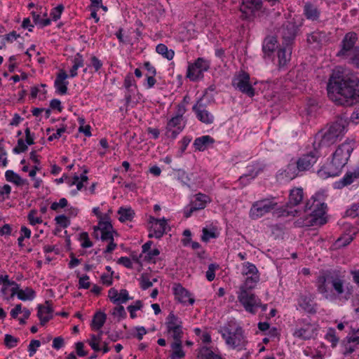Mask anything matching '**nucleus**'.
I'll use <instances>...</instances> for the list:
<instances>
[{"mask_svg": "<svg viewBox=\"0 0 359 359\" xmlns=\"http://www.w3.org/2000/svg\"><path fill=\"white\" fill-rule=\"evenodd\" d=\"M108 297L110 301L116 304H125L132 299L126 289H122L118 292L115 288H111L108 292Z\"/></svg>", "mask_w": 359, "mask_h": 359, "instance_id": "22", "label": "nucleus"}, {"mask_svg": "<svg viewBox=\"0 0 359 359\" xmlns=\"http://www.w3.org/2000/svg\"><path fill=\"white\" fill-rule=\"evenodd\" d=\"M56 224L60 227L65 229L67 228L71 222L69 217L65 215H60L55 217Z\"/></svg>", "mask_w": 359, "mask_h": 359, "instance_id": "55", "label": "nucleus"}, {"mask_svg": "<svg viewBox=\"0 0 359 359\" xmlns=\"http://www.w3.org/2000/svg\"><path fill=\"white\" fill-rule=\"evenodd\" d=\"M278 203L273 199L264 198L254 202L250 210L249 216L257 219L277 208Z\"/></svg>", "mask_w": 359, "mask_h": 359, "instance_id": "7", "label": "nucleus"}, {"mask_svg": "<svg viewBox=\"0 0 359 359\" xmlns=\"http://www.w3.org/2000/svg\"><path fill=\"white\" fill-rule=\"evenodd\" d=\"M123 85L127 90L125 94V99L126 102L129 103L132 99V94L134 93L132 87H134L135 89H137V85L132 74H128L126 75L124 79Z\"/></svg>", "mask_w": 359, "mask_h": 359, "instance_id": "31", "label": "nucleus"}, {"mask_svg": "<svg viewBox=\"0 0 359 359\" xmlns=\"http://www.w3.org/2000/svg\"><path fill=\"white\" fill-rule=\"evenodd\" d=\"M358 40L355 32L346 33L341 41L340 50L337 52V56L359 69V46H356Z\"/></svg>", "mask_w": 359, "mask_h": 359, "instance_id": "5", "label": "nucleus"}, {"mask_svg": "<svg viewBox=\"0 0 359 359\" xmlns=\"http://www.w3.org/2000/svg\"><path fill=\"white\" fill-rule=\"evenodd\" d=\"M165 326L167 334L175 341L182 340L184 334L182 319L170 312L165 318Z\"/></svg>", "mask_w": 359, "mask_h": 359, "instance_id": "6", "label": "nucleus"}, {"mask_svg": "<svg viewBox=\"0 0 359 359\" xmlns=\"http://www.w3.org/2000/svg\"><path fill=\"white\" fill-rule=\"evenodd\" d=\"M348 123L346 120L340 118L331 123L326 132L323 135H341L347 132Z\"/></svg>", "mask_w": 359, "mask_h": 359, "instance_id": "25", "label": "nucleus"}, {"mask_svg": "<svg viewBox=\"0 0 359 359\" xmlns=\"http://www.w3.org/2000/svg\"><path fill=\"white\" fill-rule=\"evenodd\" d=\"M64 11V6L62 4H59L56 7L52 9L50 12V16L52 20L54 21H57L61 17L62 13Z\"/></svg>", "mask_w": 359, "mask_h": 359, "instance_id": "61", "label": "nucleus"}, {"mask_svg": "<svg viewBox=\"0 0 359 359\" xmlns=\"http://www.w3.org/2000/svg\"><path fill=\"white\" fill-rule=\"evenodd\" d=\"M325 339L332 344V347H335L339 341V338L336 336V331L332 328L328 330L325 336Z\"/></svg>", "mask_w": 359, "mask_h": 359, "instance_id": "54", "label": "nucleus"}, {"mask_svg": "<svg viewBox=\"0 0 359 359\" xmlns=\"http://www.w3.org/2000/svg\"><path fill=\"white\" fill-rule=\"evenodd\" d=\"M345 216L351 218L357 217L355 223L359 226V203L351 204L346 210Z\"/></svg>", "mask_w": 359, "mask_h": 359, "instance_id": "49", "label": "nucleus"}, {"mask_svg": "<svg viewBox=\"0 0 359 359\" xmlns=\"http://www.w3.org/2000/svg\"><path fill=\"white\" fill-rule=\"evenodd\" d=\"M359 177L355 172H347L344 177L333 184V187L337 189H341L344 187L350 185L354 181V179Z\"/></svg>", "mask_w": 359, "mask_h": 359, "instance_id": "34", "label": "nucleus"}, {"mask_svg": "<svg viewBox=\"0 0 359 359\" xmlns=\"http://www.w3.org/2000/svg\"><path fill=\"white\" fill-rule=\"evenodd\" d=\"M101 341V334L95 335L92 334L90 337V339L88 341V344L90 346L91 348L94 351H101V348L100 346V342Z\"/></svg>", "mask_w": 359, "mask_h": 359, "instance_id": "52", "label": "nucleus"}, {"mask_svg": "<svg viewBox=\"0 0 359 359\" xmlns=\"http://www.w3.org/2000/svg\"><path fill=\"white\" fill-rule=\"evenodd\" d=\"M355 233V230L353 228H351L348 233H343L336 240L334 243V248H341L348 245L353 240Z\"/></svg>", "mask_w": 359, "mask_h": 359, "instance_id": "28", "label": "nucleus"}, {"mask_svg": "<svg viewBox=\"0 0 359 359\" xmlns=\"http://www.w3.org/2000/svg\"><path fill=\"white\" fill-rule=\"evenodd\" d=\"M211 202L210 198L204 194H196L191 199L189 203L183 209V215L185 218L190 217L194 212L203 210Z\"/></svg>", "mask_w": 359, "mask_h": 359, "instance_id": "11", "label": "nucleus"}, {"mask_svg": "<svg viewBox=\"0 0 359 359\" xmlns=\"http://www.w3.org/2000/svg\"><path fill=\"white\" fill-rule=\"evenodd\" d=\"M299 172H301L296 162H290L285 169L280 170L277 174V178L280 181L289 182L295 178Z\"/></svg>", "mask_w": 359, "mask_h": 359, "instance_id": "19", "label": "nucleus"}, {"mask_svg": "<svg viewBox=\"0 0 359 359\" xmlns=\"http://www.w3.org/2000/svg\"><path fill=\"white\" fill-rule=\"evenodd\" d=\"M250 74L245 71H240L232 79V86L242 93L252 97L255 95V90L250 81Z\"/></svg>", "mask_w": 359, "mask_h": 359, "instance_id": "9", "label": "nucleus"}, {"mask_svg": "<svg viewBox=\"0 0 359 359\" xmlns=\"http://www.w3.org/2000/svg\"><path fill=\"white\" fill-rule=\"evenodd\" d=\"M160 255V250L157 248L149 250L146 253L144 260L149 263H156V257Z\"/></svg>", "mask_w": 359, "mask_h": 359, "instance_id": "58", "label": "nucleus"}, {"mask_svg": "<svg viewBox=\"0 0 359 359\" xmlns=\"http://www.w3.org/2000/svg\"><path fill=\"white\" fill-rule=\"evenodd\" d=\"M317 291L323 297L330 302L339 300L346 302L351 292L344 288V280L339 274L327 271L317 278Z\"/></svg>", "mask_w": 359, "mask_h": 359, "instance_id": "2", "label": "nucleus"}, {"mask_svg": "<svg viewBox=\"0 0 359 359\" xmlns=\"http://www.w3.org/2000/svg\"><path fill=\"white\" fill-rule=\"evenodd\" d=\"M297 304L301 309L309 314L316 313V304L311 295L301 294L297 299Z\"/></svg>", "mask_w": 359, "mask_h": 359, "instance_id": "21", "label": "nucleus"}, {"mask_svg": "<svg viewBox=\"0 0 359 359\" xmlns=\"http://www.w3.org/2000/svg\"><path fill=\"white\" fill-rule=\"evenodd\" d=\"M304 198V190L302 188L294 187L290 190L288 201L286 208L297 206L302 201Z\"/></svg>", "mask_w": 359, "mask_h": 359, "instance_id": "26", "label": "nucleus"}, {"mask_svg": "<svg viewBox=\"0 0 359 359\" xmlns=\"http://www.w3.org/2000/svg\"><path fill=\"white\" fill-rule=\"evenodd\" d=\"M327 34L323 31H314L307 35V42L309 44L320 46L326 40Z\"/></svg>", "mask_w": 359, "mask_h": 359, "instance_id": "36", "label": "nucleus"}, {"mask_svg": "<svg viewBox=\"0 0 359 359\" xmlns=\"http://www.w3.org/2000/svg\"><path fill=\"white\" fill-rule=\"evenodd\" d=\"M215 227L211 229H208L207 227L203 228L201 241L208 243L210 239L217 238L219 236V233H217Z\"/></svg>", "mask_w": 359, "mask_h": 359, "instance_id": "46", "label": "nucleus"}, {"mask_svg": "<svg viewBox=\"0 0 359 359\" xmlns=\"http://www.w3.org/2000/svg\"><path fill=\"white\" fill-rule=\"evenodd\" d=\"M304 14L308 20H317L320 16V11L314 4L306 2L304 6Z\"/></svg>", "mask_w": 359, "mask_h": 359, "instance_id": "37", "label": "nucleus"}, {"mask_svg": "<svg viewBox=\"0 0 359 359\" xmlns=\"http://www.w3.org/2000/svg\"><path fill=\"white\" fill-rule=\"evenodd\" d=\"M210 68V62L203 57H198L194 63L188 65L186 77L190 81L196 82L204 76V72Z\"/></svg>", "mask_w": 359, "mask_h": 359, "instance_id": "10", "label": "nucleus"}, {"mask_svg": "<svg viewBox=\"0 0 359 359\" xmlns=\"http://www.w3.org/2000/svg\"><path fill=\"white\" fill-rule=\"evenodd\" d=\"M68 201L65 198H62L58 202H53L50 205V209L57 211L59 208H64L67 206Z\"/></svg>", "mask_w": 359, "mask_h": 359, "instance_id": "64", "label": "nucleus"}, {"mask_svg": "<svg viewBox=\"0 0 359 359\" xmlns=\"http://www.w3.org/2000/svg\"><path fill=\"white\" fill-rule=\"evenodd\" d=\"M344 166L345 165L342 164L341 162H337L332 158L330 162L322 166L321 168L318 170L317 174L318 176L323 180H325L328 177H334L341 173Z\"/></svg>", "mask_w": 359, "mask_h": 359, "instance_id": "14", "label": "nucleus"}, {"mask_svg": "<svg viewBox=\"0 0 359 359\" xmlns=\"http://www.w3.org/2000/svg\"><path fill=\"white\" fill-rule=\"evenodd\" d=\"M298 27L291 22H286L283 24L281 30V34L283 39V45L291 46L294 40Z\"/></svg>", "mask_w": 359, "mask_h": 359, "instance_id": "18", "label": "nucleus"}, {"mask_svg": "<svg viewBox=\"0 0 359 359\" xmlns=\"http://www.w3.org/2000/svg\"><path fill=\"white\" fill-rule=\"evenodd\" d=\"M320 194L317 193L305 205L306 215L294 222L297 227L323 226L327 222L325 216L327 204L320 201Z\"/></svg>", "mask_w": 359, "mask_h": 359, "instance_id": "3", "label": "nucleus"}, {"mask_svg": "<svg viewBox=\"0 0 359 359\" xmlns=\"http://www.w3.org/2000/svg\"><path fill=\"white\" fill-rule=\"evenodd\" d=\"M192 176L193 174H189L184 170H180L178 172V180L183 186H186L189 188L191 187L192 184Z\"/></svg>", "mask_w": 359, "mask_h": 359, "instance_id": "50", "label": "nucleus"}, {"mask_svg": "<svg viewBox=\"0 0 359 359\" xmlns=\"http://www.w3.org/2000/svg\"><path fill=\"white\" fill-rule=\"evenodd\" d=\"M156 51L168 60H171L175 55L174 50L168 49L167 46L163 43L158 44L156 47Z\"/></svg>", "mask_w": 359, "mask_h": 359, "instance_id": "45", "label": "nucleus"}, {"mask_svg": "<svg viewBox=\"0 0 359 359\" xmlns=\"http://www.w3.org/2000/svg\"><path fill=\"white\" fill-rule=\"evenodd\" d=\"M329 137L330 136H315V140L313 142L314 150L302 155L298 158L297 161H295L296 164L298 165L299 170L301 172L308 170L317 162L318 155V151H316V140L320 141L318 145V147H320L322 142L324 141L326 138L328 139Z\"/></svg>", "mask_w": 359, "mask_h": 359, "instance_id": "8", "label": "nucleus"}, {"mask_svg": "<svg viewBox=\"0 0 359 359\" xmlns=\"http://www.w3.org/2000/svg\"><path fill=\"white\" fill-rule=\"evenodd\" d=\"M149 222L154 224L149 231V237L158 239L162 238L165 233L167 219L165 217L157 219L153 216H150Z\"/></svg>", "mask_w": 359, "mask_h": 359, "instance_id": "17", "label": "nucleus"}, {"mask_svg": "<svg viewBox=\"0 0 359 359\" xmlns=\"http://www.w3.org/2000/svg\"><path fill=\"white\" fill-rule=\"evenodd\" d=\"M80 240L81 241V247L83 248H90L93 245V242L90 241L87 232H82L80 234Z\"/></svg>", "mask_w": 359, "mask_h": 359, "instance_id": "63", "label": "nucleus"}, {"mask_svg": "<svg viewBox=\"0 0 359 359\" xmlns=\"http://www.w3.org/2000/svg\"><path fill=\"white\" fill-rule=\"evenodd\" d=\"M218 265L216 264H210L208 271L205 273V277L209 282L212 281L215 278V271L217 269Z\"/></svg>", "mask_w": 359, "mask_h": 359, "instance_id": "60", "label": "nucleus"}, {"mask_svg": "<svg viewBox=\"0 0 359 359\" xmlns=\"http://www.w3.org/2000/svg\"><path fill=\"white\" fill-rule=\"evenodd\" d=\"M53 309L50 306H45L39 304L38 306L37 317L40 320L41 325H45L52 318Z\"/></svg>", "mask_w": 359, "mask_h": 359, "instance_id": "30", "label": "nucleus"}, {"mask_svg": "<svg viewBox=\"0 0 359 359\" xmlns=\"http://www.w3.org/2000/svg\"><path fill=\"white\" fill-rule=\"evenodd\" d=\"M355 147L356 141L352 137H348L338 146L332 154V158L337 162H341L342 164L346 165Z\"/></svg>", "mask_w": 359, "mask_h": 359, "instance_id": "13", "label": "nucleus"}, {"mask_svg": "<svg viewBox=\"0 0 359 359\" xmlns=\"http://www.w3.org/2000/svg\"><path fill=\"white\" fill-rule=\"evenodd\" d=\"M31 15L35 24H40L42 27H46L50 24V19H42L40 18V15L34 11H32Z\"/></svg>", "mask_w": 359, "mask_h": 359, "instance_id": "59", "label": "nucleus"}, {"mask_svg": "<svg viewBox=\"0 0 359 359\" xmlns=\"http://www.w3.org/2000/svg\"><path fill=\"white\" fill-rule=\"evenodd\" d=\"M142 307V303L140 300L136 301L133 305H130L127 307V309L130 313V316L132 319H134L137 317L136 311L140 310Z\"/></svg>", "mask_w": 359, "mask_h": 359, "instance_id": "56", "label": "nucleus"}, {"mask_svg": "<svg viewBox=\"0 0 359 359\" xmlns=\"http://www.w3.org/2000/svg\"><path fill=\"white\" fill-rule=\"evenodd\" d=\"M110 213H111V210H109L108 213H104V217L98 219V224L97 226H93V235L96 239H98L99 238V231L113 229V226L110 220Z\"/></svg>", "mask_w": 359, "mask_h": 359, "instance_id": "24", "label": "nucleus"}, {"mask_svg": "<svg viewBox=\"0 0 359 359\" xmlns=\"http://www.w3.org/2000/svg\"><path fill=\"white\" fill-rule=\"evenodd\" d=\"M197 118L206 124L212 123L214 121L213 115L206 110V104L203 103V97L198 100L192 107Z\"/></svg>", "mask_w": 359, "mask_h": 359, "instance_id": "16", "label": "nucleus"}, {"mask_svg": "<svg viewBox=\"0 0 359 359\" xmlns=\"http://www.w3.org/2000/svg\"><path fill=\"white\" fill-rule=\"evenodd\" d=\"M242 273L245 276H259L258 269L256 266L249 262L243 263Z\"/></svg>", "mask_w": 359, "mask_h": 359, "instance_id": "48", "label": "nucleus"}, {"mask_svg": "<svg viewBox=\"0 0 359 359\" xmlns=\"http://www.w3.org/2000/svg\"><path fill=\"white\" fill-rule=\"evenodd\" d=\"M314 332L310 324L306 325L303 327L296 329L293 333V336L302 340H309L313 336Z\"/></svg>", "mask_w": 359, "mask_h": 359, "instance_id": "33", "label": "nucleus"}, {"mask_svg": "<svg viewBox=\"0 0 359 359\" xmlns=\"http://www.w3.org/2000/svg\"><path fill=\"white\" fill-rule=\"evenodd\" d=\"M36 297L35 291L29 287L25 290H20L18 294V299L21 301H32Z\"/></svg>", "mask_w": 359, "mask_h": 359, "instance_id": "47", "label": "nucleus"}, {"mask_svg": "<svg viewBox=\"0 0 359 359\" xmlns=\"http://www.w3.org/2000/svg\"><path fill=\"white\" fill-rule=\"evenodd\" d=\"M41 346V342L37 339H32L28 346L29 356L32 357L36 352L39 347Z\"/></svg>", "mask_w": 359, "mask_h": 359, "instance_id": "62", "label": "nucleus"}, {"mask_svg": "<svg viewBox=\"0 0 359 359\" xmlns=\"http://www.w3.org/2000/svg\"><path fill=\"white\" fill-rule=\"evenodd\" d=\"M327 95L338 105L351 107L359 102V79L344 76L340 72H334L327 86Z\"/></svg>", "mask_w": 359, "mask_h": 359, "instance_id": "1", "label": "nucleus"}, {"mask_svg": "<svg viewBox=\"0 0 359 359\" xmlns=\"http://www.w3.org/2000/svg\"><path fill=\"white\" fill-rule=\"evenodd\" d=\"M215 140L210 136H201L194 140V146L196 150L203 151L210 147Z\"/></svg>", "mask_w": 359, "mask_h": 359, "instance_id": "29", "label": "nucleus"}, {"mask_svg": "<svg viewBox=\"0 0 359 359\" xmlns=\"http://www.w3.org/2000/svg\"><path fill=\"white\" fill-rule=\"evenodd\" d=\"M121 222L132 221L135 217V212L131 208L120 207L117 212Z\"/></svg>", "mask_w": 359, "mask_h": 359, "instance_id": "41", "label": "nucleus"}, {"mask_svg": "<svg viewBox=\"0 0 359 359\" xmlns=\"http://www.w3.org/2000/svg\"><path fill=\"white\" fill-rule=\"evenodd\" d=\"M73 66L69 71V76L74 78L78 75L77 70L84 65V60L81 53H78L72 60Z\"/></svg>", "mask_w": 359, "mask_h": 359, "instance_id": "43", "label": "nucleus"}, {"mask_svg": "<svg viewBox=\"0 0 359 359\" xmlns=\"http://www.w3.org/2000/svg\"><path fill=\"white\" fill-rule=\"evenodd\" d=\"M237 297L245 310L250 313L255 314L260 306V299L252 292V290L239 289Z\"/></svg>", "mask_w": 359, "mask_h": 359, "instance_id": "12", "label": "nucleus"}, {"mask_svg": "<svg viewBox=\"0 0 359 359\" xmlns=\"http://www.w3.org/2000/svg\"><path fill=\"white\" fill-rule=\"evenodd\" d=\"M218 332L228 347L238 351L246 349L248 341L245 331L236 322H228L219 327Z\"/></svg>", "mask_w": 359, "mask_h": 359, "instance_id": "4", "label": "nucleus"}, {"mask_svg": "<svg viewBox=\"0 0 359 359\" xmlns=\"http://www.w3.org/2000/svg\"><path fill=\"white\" fill-rule=\"evenodd\" d=\"M262 6V0H243V6L245 8L259 10Z\"/></svg>", "mask_w": 359, "mask_h": 359, "instance_id": "51", "label": "nucleus"}, {"mask_svg": "<svg viewBox=\"0 0 359 359\" xmlns=\"http://www.w3.org/2000/svg\"><path fill=\"white\" fill-rule=\"evenodd\" d=\"M172 352L170 355V359H182L185 356V353L182 349V341H175L170 344Z\"/></svg>", "mask_w": 359, "mask_h": 359, "instance_id": "38", "label": "nucleus"}, {"mask_svg": "<svg viewBox=\"0 0 359 359\" xmlns=\"http://www.w3.org/2000/svg\"><path fill=\"white\" fill-rule=\"evenodd\" d=\"M5 178L6 181L13 183L17 186H22L27 182L26 180L22 179L18 174L15 173L12 170H8L6 171Z\"/></svg>", "mask_w": 359, "mask_h": 359, "instance_id": "42", "label": "nucleus"}, {"mask_svg": "<svg viewBox=\"0 0 359 359\" xmlns=\"http://www.w3.org/2000/svg\"><path fill=\"white\" fill-rule=\"evenodd\" d=\"M341 352L344 356H348L353 353L359 352V329L346 337L341 344Z\"/></svg>", "mask_w": 359, "mask_h": 359, "instance_id": "15", "label": "nucleus"}, {"mask_svg": "<svg viewBox=\"0 0 359 359\" xmlns=\"http://www.w3.org/2000/svg\"><path fill=\"white\" fill-rule=\"evenodd\" d=\"M284 46L280 48L278 50V58L280 67H284L290 60L292 54L291 46L283 45Z\"/></svg>", "mask_w": 359, "mask_h": 359, "instance_id": "32", "label": "nucleus"}, {"mask_svg": "<svg viewBox=\"0 0 359 359\" xmlns=\"http://www.w3.org/2000/svg\"><path fill=\"white\" fill-rule=\"evenodd\" d=\"M19 339L13 336L6 334L4 338V344L8 348H13L17 346Z\"/></svg>", "mask_w": 359, "mask_h": 359, "instance_id": "57", "label": "nucleus"}, {"mask_svg": "<svg viewBox=\"0 0 359 359\" xmlns=\"http://www.w3.org/2000/svg\"><path fill=\"white\" fill-rule=\"evenodd\" d=\"M197 359H224L219 354L215 353L210 348L201 347L198 353Z\"/></svg>", "mask_w": 359, "mask_h": 359, "instance_id": "40", "label": "nucleus"}, {"mask_svg": "<svg viewBox=\"0 0 359 359\" xmlns=\"http://www.w3.org/2000/svg\"><path fill=\"white\" fill-rule=\"evenodd\" d=\"M67 77V74L63 69H60L57 74L54 82V86L56 88L57 93L60 95H65L67 93V86L69 84V82L66 81Z\"/></svg>", "mask_w": 359, "mask_h": 359, "instance_id": "23", "label": "nucleus"}, {"mask_svg": "<svg viewBox=\"0 0 359 359\" xmlns=\"http://www.w3.org/2000/svg\"><path fill=\"white\" fill-rule=\"evenodd\" d=\"M37 214V210L35 209L31 210L27 215V220L29 224L32 226H35L36 224H41L43 222V220L41 217H36Z\"/></svg>", "mask_w": 359, "mask_h": 359, "instance_id": "53", "label": "nucleus"}, {"mask_svg": "<svg viewBox=\"0 0 359 359\" xmlns=\"http://www.w3.org/2000/svg\"><path fill=\"white\" fill-rule=\"evenodd\" d=\"M278 41L276 36H269L264 39L262 44V50L268 56L271 55L277 47Z\"/></svg>", "mask_w": 359, "mask_h": 359, "instance_id": "35", "label": "nucleus"}, {"mask_svg": "<svg viewBox=\"0 0 359 359\" xmlns=\"http://www.w3.org/2000/svg\"><path fill=\"white\" fill-rule=\"evenodd\" d=\"M107 315L104 312H96L93 318L91 327L94 330H100L105 323Z\"/></svg>", "mask_w": 359, "mask_h": 359, "instance_id": "39", "label": "nucleus"}, {"mask_svg": "<svg viewBox=\"0 0 359 359\" xmlns=\"http://www.w3.org/2000/svg\"><path fill=\"white\" fill-rule=\"evenodd\" d=\"M259 281V276H246L244 283L240 285L239 289L252 290Z\"/></svg>", "mask_w": 359, "mask_h": 359, "instance_id": "44", "label": "nucleus"}, {"mask_svg": "<svg viewBox=\"0 0 359 359\" xmlns=\"http://www.w3.org/2000/svg\"><path fill=\"white\" fill-rule=\"evenodd\" d=\"M173 292L175 297L177 300L183 304H189L193 305L195 302V299L191 297V292L184 287L181 284L178 283L175 285L173 287Z\"/></svg>", "mask_w": 359, "mask_h": 359, "instance_id": "20", "label": "nucleus"}, {"mask_svg": "<svg viewBox=\"0 0 359 359\" xmlns=\"http://www.w3.org/2000/svg\"><path fill=\"white\" fill-rule=\"evenodd\" d=\"M184 122L182 118L172 117L167 124V129L172 135H178L184 128Z\"/></svg>", "mask_w": 359, "mask_h": 359, "instance_id": "27", "label": "nucleus"}]
</instances>
